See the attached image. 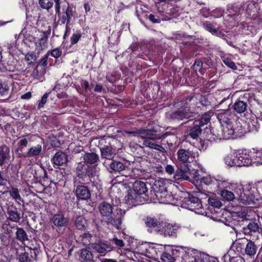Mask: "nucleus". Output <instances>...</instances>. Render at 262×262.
<instances>
[{
	"mask_svg": "<svg viewBox=\"0 0 262 262\" xmlns=\"http://www.w3.org/2000/svg\"><path fill=\"white\" fill-rule=\"evenodd\" d=\"M253 151L247 148H243L240 152H234L233 154H228L224 158L226 165L232 166H247L252 163L262 164V148H252Z\"/></svg>",
	"mask_w": 262,
	"mask_h": 262,
	"instance_id": "nucleus-1",
	"label": "nucleus"
},
{
	"mask_svg": "<svg viewBox=\"0 0 262 262\" xmlns=\"http://www.w3.org/2000/svg\"><path fill=\"white\" fill-rule=\"evenodd\" d=\"M113 203L103 201L99 203L98 209L102 217V221L112 229L119 230L121 229L122 219L125 213V210L117 208L114 211Z\"/></svg>",
	"mask_w": 262,
	"mask_h": 262,
	"instance_id": "nucleus-2",
	"label": "nucleus"
},
{
	"mask_svg": "<svg viewBox=\"0 0 262 262\" xmlns=\"http://www.w3.org/2000/svg\"><path fill=\"white\" fill-rule=\"evenodd\" d=\"M177 110L172 112L170 117L173 120H192L198 116L195 112V104L193 96H188L185 99L178 101L174 104Z\"/></svg>",
	"mask_w": 262,
	"mask_h": 262,
	"instance_id": "nucleus-3",
	"label": "nucleus"
},
{
	"mask_svg": "<svg viewBox=\"0 0 262 262\" xmlns=\"http://www.w3.org/2000/svg\"><path fill=\"white\" fill-rule=\"evenodd\" d=\"M147 183L136 180L133 184V189L127 190V195L124 198L126 204L132 206H137L145 203L149 200Z\"/></svg>",
	"mask_w": 262,
	"mask_h": 262,
	"instance_id": "nucleus-4",
	"label": "nucleus"
},
{
	"mask_svg": "<svg viewBox=\"0 0 262 262\" xmlns=\"http://www.w3.org/2000/svg\"><path fill=\"white\" fill-rule=\"evenodd\" d=\"M76 176L74 177V182L76 184H90L94 182L92 180L96 173L95 166L79 163L75 168Z\"/></svg>",
	"mask_w": 262,
	"mask_h": 262,
	"instance_id": "nucleus-5",
	"label": "nucleus"
},
{
	"mask_svg": "<svg viewBox=\"0 0 262 262\" xmlns=\"http://www.w3.org/2000/svg\"><path fill=\"white\" fill-rule=\"evenodd\" d=\"M125 133L133 136H139L145 140L143 141V145L148 147H162L156 144L154 141L160 139L161 137L160 134L157 131L151 129H135L133 131H125Z\"/></svg>",
	"mask_w": 262,
	"mask_h": 262,
	"instance_id": "nucleus-6",
	"label": "nucleus"
},
{
	"mask_svg": "<svg viewBox=\"0 0 262 262\" xmlns=\"http://www.w3.org/2000/svg\"><path fill=\"white\" fill-rule=\"evenodd\" d=\"M180 201L182 207L198 213L202 212L200 210L203 208L202 202L195 194L188 192H182Z\"/></svg>",
	"mask_w": 262,
	"mask_h": 262,
	"instance_id": "nucleus-7",
	"label": "nucleus"
},
{
	"mask_svg": "<svg viewBox=\"0 0 262 262\" xmlns=\"http://www.w3.org/2000/svg\"><path fill=\"white\" fill-rule=\"evenodd\" d=\"M202 129L199 125H196L195 123L193 122V126L191 127L187 136V140L190 144L195 147L209 146L210 142L208 140H202L199 138Z\"/></svg>",
	"mask_w": 262,
	"mask_h": 262,
	"instance_id": "nucleus-8",
	"label": "nucleus"
},
{
	"mask_svg": "<svg viewBox=\"0 0 262 262\" xmlns=\"http://www.w3.org/2000/svg\"><path fill=\"white\" fill-rule=\"evenodd\" d=\"M56 14L60 19L62 24H66L67 26L70 23L73 16V8L69 5L62 6V12H60V4L55 7Z\"/></svg>",
	"mask_w": 262,
	"mask_h": 262,
	"instance_id": "nucleus-9",
	"label": "nucleus"
},
{
	"mask_svg": "<svg viewBox=\"0 0 262 262\" xmlns=\"http://www.w3.org/2000/svg\"><path fill=\"white\" fill-rule=\"evenodd\" d=\"M23 252L18 255L19 262H33L36 260L39 249L36 247L33 248L27 247L23 250Z\"/></svg>",
	"mask_w": 262,
	"mask_h": 262,
	"instance_id": "nucleus-10",
	"label": "nucleus"
},
{
	"mask_svg": "<svg viewBox=\"0 0 262 262\" xmlns=\"http://www.w3.org/2000/svg\"><path fill=\"white\" fill-rule=\"evenodd\" d=\"M91 247L93 250L99 254L96 257L97 259H100V256H104L107 253L113 250V247L110 242L100 240L97 242L92 243Z\"/></svg>",
	"mask_w": 262,
	"mask_h": 262,
	"instance_id": "nucleus-11",
	"label": "nucleus"
},
{
	"mask_svg": "<svg viewBox=\"0 0 262 262\" xmlns=\"http://www.w3.org/2000/svg\"><path fill=\"white\" fill-rule=\"evenodd\" d=\"M6 217L7 220L14 223L19 222L21 216V209L17 208L13 203L9 202L7 204Z\"/></svg>",
	"mask_w": 262,
	"mask_h": 262,
	"instance_id": "nucleus-12",
	"label": "nucleus"
},
{
	"mask_svg": "<svg viewBox=\"0 0 262 262\" xmlns=\"http://www.w3.org/2000/svg\"><path fill=\"white\" fill-rule=\"evenodd\" d=\"M161 226L159 235H163L164 237H177L180 227L176 224L173 225L163 222Z\"/></svg>",
	"mask_w": 262,
	"mask_h": 262,
	"instance_id": "nucleus-13",
	"label": "nucleus"
},
{
	"mask_svg": "<svg viewBox=\"0 0 262 262\" xmlns=\"http://www.w3.org/2000/svg\"><path fill=\"white\" fill-rule=\"evenodd\" d=\"M162 221L157 219L155 216H147L144 219L146 226L147 227V231L151 233L159 235L160 230L163 223Z\"/></svg>",
	"mask_w": 262,
	"mask_h": 262,
	"instance_id": "nucleus-14",
	"label": "nucleus"
},
{
	"mask_svg": "<svg viewBox=\"0 0 262 262\" xmlns=\"http://www.w3.org/2000/svg\"><path fill=\"white\" fill-rule=\"evenodd\" d=\"M247 201L254 202L262 198V181L255 183V185L251 187L248 193L246 194Z\"/></svg>",
	"mask_w": 262,
	"mask_h": 262,
	"instance_id": "nucleus-15",
	"label": "nucleus"
},
{
	"mask_svg": "<svg viewBox=\"0 0 262 262\" xmlns=\"http://www.w3.org/2000/svg\"><path fill=\"white\" fill-rule=\"evenodd\" d=\"M86 184L74 183L76 196L78 200H86L91 198V192Z\"/></svg>",
	"mask_w": 262,
	"mask_h": 262,
	"instance_id": "nucleus-16",
	"label": "nucleus"
},
{
	"mask_svg": "<svg viewBox=\"0 0 262 262\" xmlns=\"http://www.w3.org/2000/svg\"><path fill=\"white\" fill-rule=\"evenodd\" d=\"M147 161L145 160H141L138 163H136L134 167L129 168L128 176L139 177L143 176L144 172L147 170L148 166L146 163Z\"/></svg>",
	"mask_w": 262,
	"mask_h": 262,
	"instance_id": "nucleus-17",
	"label": "nucleus"
},
{
	"mask_svg": "<svg viewBox=\"0 0 262 262\" xmlns=\"http://www.w3.org/2000/svg\"><path fill=\"white\" fill-rule=\"evenodd\" d=\"M51 221L55 226L59 229L68 226L69 223V219L65 216V214L63 212L60 211L53 215L51 219Z\"/></svg>",
	"mask_w": 262,
	"mask_h": 262,
	"instance_id": "nucleus-18",
	"label": "nucleus"
},
{
	"mask_svg": "<svg viewBox=\"0 0 262 262\" xmlns=\"http://www.w3.org/2000/svg\"><path fill=\"white\" fill-rule=\"evenodd\" d=\"M171 195L168 192L167 190L157 192H150L149 199L155 201H158L160 203L169 204L170 203Z\"/></svg>",
	"mask_w": 262,
	"mask_h": 262,
	"instance_id": "nucleus-19",
	"label": "nucleus"
},
{
	"mask_svg": "<svg viewBox=\"0 0 262 262\" xmlns=\"http://www.w3.org/2000/svg\"><path fill=\"white\" fill-rule=\"evenodd\" d=\"M108 168L112 171L119 172L125 177H128L129 174L128 167L125 164L119 161L112 160Z\"/></svg>",
	"mask_w": 262,
	"mask_h": 262,
	"instance_id": "nucleus-20",
	"label": "nucleus"
},
{
	"mask_svg": "<svg viewBox=\"0 0 262 262\" xmlns=\"http://www.w3.org/2000/svg\"><path fill=\"white\" fill-rule=\"evenodd\" d=\"M49 35V32L42 31L40 35V38L35 39V50L38 53L47 48V40Z\"/></svg>",
	"mask_w": 262,
	"mask_h": 262,
	"instance_id": "nucleus-21",
	"label": "nucleus"
},
{
	"mask_svg": "<svg viewBox=\"0 0 262 262\" xmlns=\"http://www.w3.org/2000/svg\"><path fill=\"white\" fill-rule=\"evenodd\" d=\"M217 118L221 124L235 122V115L228 110L217 114Z\"/></svg>",
	"mask_w": 262,
	"mask_h": 262,
	"instance_id": "nucleus-22",
	"label": "nucleus"
},
{
	"mask_svg": "<svg viewBox=\"0 0 262 262\" xmlns=\"http://www.w3.org/2000/svg\"><path fill=\"white\" fill-rule=\"evenodd\" d=\"M79 260L81 262H98L92 252L88 248H83L78 252Z\"/></svg>",
	"mask_w": 262,
	"mask_h": 262,
	"instance_id": "nucleus-23",
	"label": "nucleus"
},
{
	"mask_svg": "<svg viewBox=\"0 0 262 262\" xmlns=\"http://www.w3.org/2000/svg\"><path fill=\"white\" fill-rule=\"evenodd\" d=\"M189 168L188 166L185 164L183 166H180L176 170L173 178L177 180H188L189 178V174H190Z\"/></svg>",
	"mask_w": 262,
	"mask_h": 262,
	"instance_id": "nucleus-24",
	"label": "nucleus"
},
{
	"mask_svg": "<svg viewBox=\"0 0 262 262\" xmlns=\"http://www.w3.org/2000/svg\"><path fill=\"white\" fill-rule=\"evenodd\" d=\"M165 246L155 245L148 248V257L154 259L160 258Z\"/></svg>",
	"mask_w": 262,
	"mask_h": 262,
	"instance_id": "nucleus-25",
	"label": "nucleus"
},
{
	"mask_svg": "<svg viewBox=\"0 0 262 262\" xmlns=\"http://www.w3.org/2000/svg\"><path fill=\"white\" fill-rule=\"evenodd\" d=\"M244 242H246L245 255H247L251 258L253 257L257 250V247L255 242L246 238H244Z\"/></svg>",
	"mask_w": 262,
	"mask_h": 262,
	"instance_id": "nucleus-26",
	"label": "nucleus"
},
{
	"mask_svg": "<svg viewBox=\"0 0 262 262\" xmlns=\"http://www.w3.org/2000/svg\"><path fill=\"white\" fill-rule=\"evenodd\" d=\"M173 254L172 246L170 245L165 246L160 259L161 262H174V259Z\"/></svg>",
	"mask_w": 262,
	"mask_h": 262,
	"instance_id": "nucleus-27",
	"label": "nucleus"
},
{
	"mask_svg": "<svg viewBox=\"0 0 262 262\" xmlns=\"http://www.w3.org/2000/svg\"><path fill=\"white\" fill-rule=\"evenodd\" d=\"M243 7V6L241 4L234 3L228 6L226 13H227L228 16L234 18L240 14V11Z\"/></svg>",
	"mask_w": 262,
	"mask_h": 262,
	"instance_id": "nucleus-28",
	"label": "nucleus"
},
{
	"mask_svg": "<svg viewBox=\"0 0 262 262\" xmlns=\"http://www.w3.org/2000/svg\"><path fill=\"white\" fill-rule=\"evenodd\" d=\"M52 160L54 164L61 166L68 162V158L65 152L58 151L55 154Z\"/></svg>",
	"mask_w": 262,
	"mask_h": 262,
	"instance_id": "nucleus-29",
	"label": "nucleus"
},
{
	"mask_svg": "<svg viewBox=\"0 0 262 262\" xmlns=\"http://www.w3.org/2000/svg\"><path fill=\"white\" fill-rule=\"evenodd\" d=\"M198 251L191 248L186 247L185 253L182 256V261L193 262V259L196 255L198 254Z\"/></svg>",
	"mask_w": 262,
	"mask_h": 262,
	"instance_id": "nucleus-30",
	"label": "nucleus"
},
{
	"mask_svg": "<svg viewBox=\"0 0 262 262\" xmlns=\"http://www.w3.org/2000/svg\"><path fill=\"white\" fill-rule=\"evenodd\" d=\"M222 127V136L226 139H229L235 134L233 123L221 124Z\"/></svg>",
	"mask_w": 262,
	"mask_h": 262,
	"instance_id": "nucleus-31",
	"label": "nucleus"
},
{
	"mask_svg": "<svg viewBox=\"0 0 262 262\" xmlns=\"http://www.w3.org/2000/svg\"><path fill=\"white\" fill-rule=\"evenodd\" d=\"M188 148L187 150L184 148H180L177 152L178 159L183 163L186 162L190 157L194 158V154L191 153Z\"/></svg>",
	"mask_w": 262,
	"mask_h": 262,
	"instance_id": "nucleus-32",
	"label": "nucleus"
},
{
	"mask_svg": "<svg viewBox=\"0 0 262 262\" xmlns=\"http://www.w3.org/2000/svg\"><path fill=\"white\" fill-rule=\"evenodd\" d=\"M10 183L4 173L0 171V192L3 193L8 192Z\"/></svg>",
	"mask_w": 262,
	"mask_h": 262,
	"instance_id": "nucleus-33",
	"label": "nucleus"
},
{
	"mask_svg": "<svg viewBox=\"0 0 262 262\" xmlns=\"http://www.w3.org/2000/svg\"><path fill=\"white\" fill-rule=\"evenodd\" d=\"M255 2H250L246 4V7L242 9V11L245 12L248 14L247 17H252V18L255 17L256 12H257V8Z\"/></svg>",
	"mask_w": 262,
	"mask_h": 262,
	"instance_id": "nucleus-34",
	"label": "nucleus"
},
{
	"mask_svg": "<svg viewBox=\"0 0 262 262\" xmlns=\"http://www.w3.org/2000/svg\"><path fill=\"white\" fill-rule=\"evenodd\" d=\"M23 148H16V151L22 157H31L38 155L41 152V148H29L27 152H23Z\"/></svg>",
	"mask_w": 262,
	"mask_h": 262,
	"instance_id": "nucleus-35",
	"label": "nucleus"
},
{
	"mask_svg": "<svg viewBox=\"0 0 262 262\" xmlns=\"http://www.w3.org/2000/svg\"><path fill=\"white\" fill-rule=\"evenodd\" d=\"M132 151L135 154V156L138 158H141V160L147 161V159H149L150 156V151L148 150H144L145 148H133Z\"/></svg>",
	"mask_w": 262,
	"mask_h": 262,
	"instance_id": "nucleus-36",
	"label": "nucleus"
},
{
	"mask_svg": "<svg viewBox=\"0 0 262 262\" xmlns=\"http://www.w3.org/2000/svg\"><path fill=\"white\" fill-rule=\"evenodd\" d=\"M213 182L215 183L214 189L220 192L222 190H226L227 189H230L231 187L232 186V185L230 183L225 180L222 181L216 180Z\"/></svg>",
	"mask_w": 262,
	"mask_h": 262,
	"instance_id": "nucleus-37",
	"label": "nucleus"
},
{
	"mask_svg": "<svg viewBox=\"0 0 262 262\" xmlns=\"http://www.w3.org/2000/svg\"><path fill=\"white\" fill-rule=\"evenodd\" d=\"M9 90L8 84L0 79V96L3 98V100H7L10 98Z\"/></svg>",
	"mask_w": 262,
	"mask_h": 262,
	"instance_id": "nucleus-38",
	"label": "nucleus"
},
{
	"mask_svg": "<svg viewBox=\"0 0 262 262\" xmlns=\"http://www.w3.org/2000/svg\"><path fill=\"white\" fill-rule=\"evenodd\" d=\"M193 178L196 181H200L201 184L210 185L211 188L214 187L215 183L213 181L216 180L215 179H212L210 177L208 176L201 177L199 174H195Z\"/></svg>",
	"mask_w": 262,
	"mask_h": 262,
	"instance_id": "nucleus-39",
	"label": "nucleus"
},
{
	"mask_svg": "<svg viewBox=\"0 0 262 262\" xmlns=\"http://www.w3.org/2000/svg\"><path fill=\"white\" fill-rule=\"evenodd\" d=\"M16 230L15 238L17 241L24 243L29 240L27 232L24 228L16 226Z\"/></svg>",
	"mask_w": 262,
	"mask_h": 262,
	"instance_id": "nucleus-40",
	"label": "nucleus"
},
{
	"mask_svg": "<svg viewBox=\"0 0 262 262\" xmlns=\"http://www.w3.org/2000/svg\"><path fill=\"white\" fill-rule=\"evenodd\" d=\"M83 158L85 164H95L99 160L98 155L94 152H86Z\"/></svg>",
	"mask_w": 262,
	"mask_h": 262,
	"instance_id": "nucleus-41",
	"label": "nucleus"
},
{
	"mask_svg": "<svg viewBox=\"0 0 262 262\" xmlns=\"http://www.w3.org/2000/svg\"><path fill=\"white\" fill-rule=\"evenodd\" d=\"M75 225L78 230H85L88 226L87 220L82 215L77 216L75 220Z\"/></svg>",
	"mask_w": 262,
	"mask_h": 262,
	"instance_id": "nucleus-42",
	"label": "nucleus"
},
{
	"mask_svg": "<svg viewBox=\"0 0 262 262\" xmlns=\"http://www.w3.org/2000/svg\"><path fill=\"white\" fill-rule=\"evenodd\" d=\"M148 18L154 24H159L161 21L166 20L164 17L163 12L160 10H158V12L155 14H150L148 16Z\"/></svg>",
	"mask_w": 262,
	"mask_h": 262,
	"instance_id": "nucleus-43",
	"label": "nucleus"
},
{
	"mask_svg": "<svg viewBox=\"0 0 262 262\" xmlns=\"http://www.w3.org/2000/svg\"><path fill=\"white\" fill-rule=\"evenodd\" d=\"M224 262H245V259L241 256H231L229 253H226L222 258Z\"/></svg>",
	"mask_w": 262,
	"mask_h": 262,
	"instance_id": "nucleus-44",
	"label": "nucleus"
},
{
	"mask_svg": "<svg viewBox=\"0 0 262 262\" xmlns=\"http://www.w3.org/2000/svg\"><path fill=\"white\" fill-rule=\"evenodd\" d=\"M211 115L209 112L204 113L200 118V119L195 120L193 122L195 123L196 125H199L202 127L207 124L210 120Z\"/></svg>",
	"mask_w": 262,
	"mask_h": 262,
	"instance_id": "nucleus-45",
	"label": "nucleus"
},
{
	"mask_svg": "<svg viewBox=\"0 0 262 262\" xmlns=\"http://www.w3.org/2000/svg\"><path fill=\"white\" fill-rule=\"evenodd\" d=\"M102 157L112 159L116 152V148H100Z\"/></svg>",
	"mask_w": 262,
	"mask_h": 262,
	"instance_id": "nucleus-46",
	"label": "nucleus"
},
{
	"mask_svg": "<svg viewBox=\"0 0 262 262\" xmlns=\"http://www.w3.org/2000/svg\"><path fill=\"white\" fill-rule=\"evenodd\" d=\"M234 110L238 113H244L247 107L246 102L244 101H236L233 105Z\"/></svg>",
	"mask_w": 262,
	"mask_h": 262,
	"instance_id": "nucleus-47",
	"label": "nucleus"
},
{
	"mask_svg": "<svg viewBox=\"0 0 262 262\" xmlns=\"http://www.w3.org/2000/svg\"><path fill=\"white\" fill-rule=\"evenodd\" d=\"M151 248V246L147 243L142 244L138 245L136 248V252L141 255H146L148 257V248Z\"/></svg>",
	"mask_w": 262,
	"mask_h": 262,
	"instance_id": "nucleus-48",
	"label": "nucleus"
},
{
	"mask_svg": "<svg viewBox=\"0 0 262 262\" xmlns=\"http://www.w3.org/2000/svg\"><path fill=\"white\" fill-rule=\"evenodd\" d=\"M152 192H159L160 191L166 190L167 188L165 186V183L163 181H155L154 186L152 187Z\"/></svg>",
	"mask_w": 262,
	"mask_h": 262,
	"instance_id": "nucleus-49",
	"label": "nucleus"
},
{
	"mask_svg": "<svg viewBox=\"0 0 262 262\" xmlns=\"http://www.w3.org/2000/svg\"><path fill=\"white\" fill-rule=\"evenodd\" d=\"M8 191L9 192V194H10V195L16 202H23V200L21 198V196L20 195L19 191L18 188L14 187L13 186H11L10 190L9 191L8 190ZM18 203L19 204V205H20L19 203Z\"/></svg>",
	"mask_w": 262,
	"mask_h": 262,
	"instance_id": "nucleus-50",
	"label": "nucleus"
},
{
	"mask_svg": "<svg viewBox=\"0 0 262 262\" xmlns=\"http://www.w3.org/2000/svg\"><path fill=\"white\" fill-rule=\"evenodd\" d=\"M221 59L224 63L229 68L233 70L237 69L236 66L230 57L223 55L221 56Z\"/></svg>",
	"mask_w": 262,
	"mask_h": 262,
	"instance_id": "nucleus-51",
	"label": "nucleus"
},
{
	"mask_svg": "<svg viewBox=\"0 0 262 262\" xmlns=\"http://www.w3.org/2000/svg\"><path fill=\"white\" fill-rule=\"evenodd\" d=\"M244 230H246V228H243ZM259 229V226L258 222L256 221H250L248 225H247V229L249 230V232H257Z\"/></svg>",
	"mask_w": 262,
	"mask_h": 262,
	"instance_id": "nucleus-52",
	"label": "nucleus"
},
{
	"mask_svg": "<svg viewBox=\"0 0 262 262\" xmlns=\"http://www.w3.org/2000/svg\"><path fill=\"white\" fill-rule=\"evenodd\" d=\"M185 248L182 247H173L172 246V253H173V257L175 259L177 257H181L182 258L183 254H184Z\"/></svg>",
	"mask_w": 262,
	"mask_h": 262,
	"instance_id": "nucleus-53",
	"label": "nucleus"
},
{
	"mask_svg": "<svg viewBox=\"0 0 262 262\" xmlns=\"http://www.w3.org/2000/svg\"><path fill=\"white\" fill-rule=\"evenodd\" d=\"M209 257L208 255L204 252L198 251V254L193 259V262H208Z\"/></svg>",
	"mask_w": 262,
	"mask_h": 262,
	"instance_id": "nucleus-54",
	"label": "nucleus"
},
{
	"mask_svg": "<svg viewBox=\"0 0 262 262\" xmlns=\"http://www.w3.org/2000/svg\"><path fill=\"white\" fill-rule=\"evenodd\" d=\"M208 203L210 206L217 208H220L222 206L221 201L216 196L209 197Z\"/></svg>",
	"mask_w": 262,
	"mask_h": 262,
	"instance_id": "nucleus-55",
	"label": "nucleus"
},
{
	"mask_svg": "<svg viewBox=\"0 0 262 262\" xmlns=\"http://www.w3.org/2000/svg\"><path fill=\"white\" fill-rule=\"evenodd\" d=\"M228 189L222 190L220 192L221 195L227 201H232L235 198L234 195L232 191L228 190Z\"/></svg>",
	"mask_w": 262,
	"mask_h": 262,
	"instance_id": "nucleus-56",
	"label": "nucleus"
},
{
	"mask_svg": "<svg viewBox=\"0 0 262 262\" xmlns=\"http://www.w3.org/2000/svg\"><path fill=\"white\" fill-rule=\"evenodd\" d=\"M246 242H244V239L241 241L237 242L235 244V249L237 252L241 254L245 255V247Z\"/></svg>",
	"mask_w": 262,
	"mask_h": 262,
	"instance_id": "nucleus-57",
	"label": "nucleus"
},
{
	"mask_svg": "<svg viewBox=\"0 0 262 262\" xmlns=\"http://www.w3.org/2000/svg\"><path fill=\"white\" fill-rule=\"evenodd\" d=\"M203 27L207 31L210 32L212 34L217 28L216 27V24L215 23H211L209 21H206L202 24Z\"/></svg>",
	"mask_w": 262,
	"mask_h": 262,
	"instance_id": "nucleus-58",
	"label": "nucleus"
},
{
	"mask_svg": "<svg viewBox=\"0 0 262 262\" xmlns=\"http://www.w3.org/2000/svg\"><path fill=\"white\" fill-rule=\"evenodd\" d=\"M39 4L42 8L49 10L53 7V3L52 0H39Z\"/></svg>",
	"mask_w": 262,
	"mask_h": 262,
	"instance_id": "nucleus-59",
	"label": "nucleus"
},
{
	"mask_svg": "<svg viewBox=\"0 0 262 262\" xmlns=\"http://www.w3.org/2000/svg\"><path fill=\"white\" fill-rule=\"evenodd\" d=\"M49 52H47L46 55H45L41 58L40 59L36 68H35V71H36V72L38 73V68L39 67H46L48 64V60L49 58Z\"/></svg>",
	"mask_w": 262,
	"mask_h": 262,
	"instance_id": "nucleus-60",
	"label": "nucleus"
},
{
	"mask_svg": "<svg viewBox=\"0 0 262 262\" xmlns=\"http://www.w3.org/2000/svg\"><path fill=\"white\" fill-rule=\"evenodd\" d=\"M49 55H51L52 57L58 58L62 55V50L59 48H56L53 50L48 51Z\"/></svg>",
	"mask_w": 262,
	"mask_h": 262,
	"instance_id": "nucleus-61",
	"label": "nucleus"
},
{
	"mask_svg": "<svg viewBox=\"0 0 262 262\" xmlns=\"http://www.w3.org/2000/svg\"><path fill=\"white\" fill-rule=\"evenodd\" d=\"M50 93H46L41 97V100L39 101L38 105V109L42 108L47 101V99L49 96Z\"/></svg>",
	"mask_w": 262,
	"mask_h": 262,
	"instance_id": "nucleus-62",
	"label": "nucleus"
},
{
	"mask_svg": "<svg viewBox=\"0 0 262 262\" xmlns=\"http://www.w3.org/2000/svg\"><path fill=\"white\" fill-rule=\"evenodd\" d=\"M81 37V33H78L76 34H74L72 35L70 38V41L71 45H74L76 43L80 38Z\"/></svg>",
	"mask_w": 262,
	"mask_h": 262,
	"instance_id": "nucleus-63",
	"label": "nucleus"
},
{
	"mask_svg": "<svg viewBox=\"0 0 262 262\" xmlns=\"http://www.w3.org/2000/svg\"><path fill=\"white\" fill-rule=\"evenodd\" d=\"M113 243H114L117 247H123L124 246L123 241L121 239H118L117 237H114L112 239Z\"/></svg>",
	"mask_w": 262,
	"mask_h": 262,
	"instance_id": "nucleus-64",
	"label": "nucleus"
}]
</instances>
